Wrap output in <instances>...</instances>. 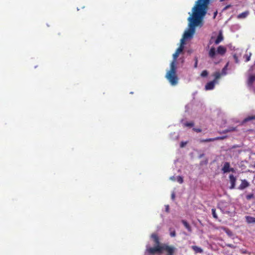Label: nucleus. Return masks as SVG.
<instances>
[{
  "mask_svg": "<svg viewBox=\"0 0 255 255\" xmlns=\"http://www.w3.org/2000/svg\"><path fill=\"white\" fill-rule=\"evenodd\" d=\"M155 246L153 247H147L146 249V253L151 255L157 254L160 255L164 252L166 253V255H174L176 249L172 246H169L166 244H160L159 237L157 234L153 233L151 235Z\"/></svg>",
  "mask_w": 255,
  "mask_h": 255,
  "instance_id": "nucleus-1",
  "label": "nucleus"
},
{
  "mask_svg": "<svg viewBox=\"0 0 255 255\" xmlns=\"http://www.w3.org/2000/svg\"><path fill=\"white\" fill-rule=\"evenodd\" d=\"M170 68L166 74L165 78L170 84L175 86L177 84L178 78L176 74V65L175 61H172L170 65Z\"/></svg>",
  "mask_w": 255,
  "mask_h": 255,
  "instance_id": "nucleus-2",
  "label": "nucleus"
},
{
  "mask_svg": "<svg viewBox=\"0 0 255 255\" xmlns=\"http://www.w3.org/2000/svg\"><path fill=\"white\" fill-rule=\"evenodd\" d=\"M184 45L181 43L180 46L176 49L175 52L173 54V60L176 63V59L178 58L179 54L182 52L184 49Z\"/></svg>",
  "mask_w": 255,
  "mask_h": 255,
  "instance_id": "nucleus-3",
  "label": "nucleus"
},
{
  "mask_svg": "<svg viewBox=\"0 0 255 255\" xmlns=\"http://www.w3.org/2000/svg\"><path fill=\"white\" fill-rule=\"evenodd\" d=\"M222 170L224 173L229 172L230 171L233 172L234 171V168H230V164L228 162H226L224 163Z\"/></svg>",
  "mask_w": 255,
  "mask_h": 255,
  "instance_id": "nucleus-4",
  "label": "nucleus"
},
{
  "mask_svg": "<svg viewBox=\"0 0 255 255\" xmlns=\"http://www.w3.org/2000/svg\"><path fill=\"white\" fill-rule=\"evenodd\" d=\"M230 182L231 183V186L230 187V189H233L235 188L236 182V178L232 174H231L229 176Z\"/></svg>",
  "mask_w": 255,
  "mask_h": 255,
  "instance_id": "nucleus-5",
  "label": "nucleus"
},
{
  "mask_svg": "<svg viewBox=\"0 0 255 255\" xmlns=\"http://www.w3.org/2000/svg\"><path fill=\"white\" fill-rule=\"evenodd\" d=\"M217 53V51L216 50V49L214 47H211L208 52L209 57L211 59L215 58Z\"/></svg>",
  "mask_w": 255,
  "mask_h": 255,
  "instance_id": "nucleus-6",
  "label": "nucleus"
},
{
  "mask_svg": "<svg viewBox=\"0 0 255 255\" xmlns=\"http://www.w3.org/2000/svg\"><path fill=\"white\" fill-rule=\"evenodd\" d=\"M215 84V80L209 82L206 84L205 85V90H211L214 88Z\"/></svg>",
  "mask_w": 255,
  "mask_h": 255,
  "instance_id": "nucleus-7",
  "label": "nucleus"
},
{
  "mask_svg": "<svg viewBox=\"0 0 255 255\" xmlns=\"http://www.w3.org/2000/svg\"><path fill=\"white\" fill-rule=\"evenodd\" d=\"M249 186V183L245 179L242 180L241 184L238 188L240 190H243Z\"/></svg>",
  "mask_w": 255,
  "mask_h": 255,
  "instance_id": "nucleus-8",
  "label": "nucleus"
},
{
  "mask_svg": "<svg viewBox=\"0 0 255 255\" xmlns=\"http://www.w3.org/2000/svg\"><path fill=\"white\" fill-rule=\"evenodd\" d=\"M226 52V48L223 46H219L217 50L218 54L223 55Z\"/></svg>",
  "mask_w": 255,
  "mask_h": 255,
  "instance_id": "nucleus-9",
  "label": "nucleus"
},
{
  "mask_svg": "<svg viewBox=\"0 0 255 255\" xmlns=\"http://www.w3.org/2000/svg\"><path fill=\"white\" fill-rule=\"evenodd\" d=\"M224 37L222 31H220L215 41V44H218L223 40Z\"/></svg>",
  "mask_w": 255,
  "mask_h": 255,
  "instance_id": "nucleus-10",
  "label": "nucleus"
},
{
  "mask_svg": "<svg viewBox=\"0 0 255 255\" xmlns=\"http://www.w3.org/2000/svg\"><path fill=\"white\" fill-rule=\"evenodd\" d=\"M249 14V11L248 10L245 11L239 15H237L238 19H243L247 17Z\"/></svg>",
  "mask_w": 255,
  "mask_h": 255,
  "instance_id": "nucleus-11",
  "label": "nucleus"
},
{
  "mask_svg": "<svg viewBox=\"0 0 255 255\" xmlns=\"http://www.w3.org/2000/svg\"><path fill=\"white\" fill-rule=\"evenodd\" d=\"M246 221L248 224L255 223V218L250 216L245 217Z\"/></svg>",
  "mask_w": 255,
  "mask_h": 255,
  "instance_id": "nucleus-12",
  "label": "nucleus"
},
{
  "mask_svg": "<svg viewBox=\"0 0 255 255\" xmlns=\"http://www.w3.org/2000/svg\"><path fill=\"white\" fill-rule=\"evenodd\" d=\"M181 222L182 223V224H183V225L184 226L185 228L189 232H192V228H191V226H190V225L187 223V221H186L185 220H182Z\"/></svg>",
  "mask_w": 255,
  "mask_h": 255,
  "instance_id": "nucleus-13",
  "label": "nucleus"
},
{
  "mask_svg": "<svg viewBox=\"0 0 255 255\" xmlns=\"http://www.w3.org/2000/svg\"><path fill=\"white\" fill-rule=\"evenodd\" d=\"M191 248L195 253H202L203 252V250L201 248L196 246H193Z\"/></svg>",
  "mask_w": 255,
  "mask_h": 255,
  "instance_id": "nucleus-14",
  "label": "nucleus"
},
{
  "mask_svg": "<svg viewBox=\"0 0 255 255\" xmlns=\"http://www.w3.org/2000/svg\"><path fill=\"white\" fill-rule=\"evenodd\" d=\"M255 120V115L248 116V117L244 119V120L242 122V124H244L249 121Z\"/></svg>",
  "mask_w": 255,
  "mask_h": 255,
  "instance_id": "nucleus-15",
  "label": "nucleus"
},
{
  "mask_svg": "<svg viewBox=\"0 0 255 255\" xmlns=\"http://www.w3.org/2000/svg\"><path fill=\"white\" fill-rule=\"evenodd\" d=\"M236 130H237L236 129V128L230 127V128H228L227 129H226L225 130H223L220 133H228V132H229L236 131Z\"/></svg>",
  "mask_w": 255,
  "mask_h": 255,
  "instance_id": "nucleus-16",
  "label": "nucleus"
},
{
  "mask_svg": "<svg viewBox=\"0 0 255 255\" xmlns=\"http://www.w3.org/2000/svg\"><path fill=\"white\" fill-rule=\"evenodd\" d=\"M214 76L215 77V81L216 82V80L219 79L221 77V74L219 72H216L214 73Z\"/></svg>",
  "mask_w": 255,
  "mask_h": 255,
  "instance_id": "nucleus-17",
  "label": "nucleus"
},
{
  "mask_svg": "<svg viewBox=\"0 0 255 255\" xmlns=\"http://www.w3.org/2000/svg\"><path fill=\"white\" fill-rule=\"evenodd\" d=\"M226 136H218L215 138H213V141L218 140H223L226 138Z\"/></svg>",
  "mask_w": 255,
  "mask_h": 255,
  "instance_id": "nucleus-18",
  "label": "nucleus"
},
{
  "mask_svg": "<svg viewBox=\"0 0 255 255\" xmlns=\"http://www.w3.org/2000/svg\"><path fill=\"white\" fill-rule=\"evenodd\" d=\"M176 180L178 182H179L180 184H182L183 182V177L181 176H178L176 177Z\"/></svg>",
  "mask_w": 255,
  "mask_h": 255,
  "instance_id": "nucleus-19",
  "label": "nucleus"
},
{
  "mask_svg": "<svg viewBox=\"0 0 255 255\" xmlns=\"http://www.w3.org/2000/svg\"><path fill=\"white\" fill-rule=\"evenodd\" d=\"M221 228L228 235H230L232 234V232L229 229L225 227H222Z\"/></svg>",
  "mask_w": 255,
  "mask_h": 255,
  "instance_id": "nucleus-20",
  "label": "nucleus"
},
{
  "mask_svg": "<svg viewBox=\"0 0 255 255\" xmlns=\"http://www.w3.org/2000/svg\"><path fill=\"white\" fill-rule=\"evenodd\" d=\"M211 211H212V214L213 217L215 219H217L218 216L216 213V209L215 208H212Z\"/></svg>",
  "mask_w": 255,
  "mask_h": 255,
  "instance_id": "nucleus-21",
  "label": "nucleus"
},
{
  "mask_svg": "<svg viewBox=\"0 0 255 255\" xmlns=\"http://www.w3.org/2000/svg\"><path fill=\"white\" fill-rule=\"evenodd\" d=\"M210 141H213V138H207V139L200 140V142H210Z\"/></svg>",
  "mask_w": 255,
  "mask_h": 255,
  "instance_id": "nucleus-22",
  "label": "nucleus"
},
{
  "mask_svg": "<svg viewBox=\"0 0 255 255\" xmlns=\"http://www.w3.org/2000/svg\"><path fill=\"white\" fill-rule=\"evenodd\" d=\"M208 74V72L207 70H203L201 74V76L203 77H206Z\"/></svg>",
  "mask_w": 255,
  "mask_h": 255,
  "instance_id": "nucleus-23",
  "label": "nucleus"
},
{
  "mask_svg": "<svg viewBox=\"0 0 255 255\" xmlns=\"http://www.w3.org/2000/svg\"><path fill=\"white\" fill-rule=\"evenodd\" d=\"M240 252L242 254H248L249 255H251V253L249 252L247 250H245V249H241L240 250Z\"/></svg>",
  "mask_w": 255,
  "mask_h": 255,
  "instance_id": "nucleus-24",
  "label": "nucleus"
},
{
  "mask_svg": "<svg viewBox=\"0 0 255 255\" xmlns=\"http://www.w3.org/2000/svg\"><path fill=\"white\" fill-rule=\"evenodd\" d=\"M255 80V77L252 76H250V77L249 78V81L251 84H252V83Z\"/></svg>",
  "mask_w": 255,
  "mask_h": 255,
  "instance_id": "nucleus-25",
  "label": "nucleus"
},
{
  "mask_svg": "<svg viewBox=\"0 0 255 255\" xmlns=\"http://www.w3.org/2000/svg\"><path fill=\"white\" fill-rule=\"evenodd\" d=\"M227 65L225 66L222 69V73L223 75L226 74V70H227Z\"/></svg>",
  "mask_w": 255,
  "mask_h": 255,
  "instance_id": "nucleus-26",
  "label": "nucleus"
},
{
  "mask_svg": "<svg viewBox=\"0 0 255 255\" xmlns=\"http://www.w3.org/2000/svg\"><path fill=\"white\" fill-rule=\"evenodd\" d=\"M185 126L189 127H192L194 126V123L193 122L186 123Z\"/></svg>",
  "mask_w": 255,
  "mask_h": 255,
  "instance_id": "nucleus-27",
  "label": "nucleus"
},
{
  "mask_svg": "<svg viewBox=\"0 0 255 255\" xmlns=\"http://www.w3.org/2000/svg\"><path fill=\"white\" fill-rule=\"evenodd\" d=\"M253 197H254V195L253 194H249V195H247V196H246V198L248 200H250L252 198H253Z\"/></svg>",
  "mask_w": 255,
  "mask_h": 255,
  "instance_id": "nucleus-28",
  "label": "nucleus"
},
{
  "mask_svg": "<svg viewBox=\"0 0 255 255\" xmlns=\"http://www.w3.org/2000/svg\"><path fill=\"white\" fill-rule=\"evenodd\" d=\"M170 236L172 237H174L176 236V232L175 230H173V231L170 232Z\"/></svg>",
  "mask_w": 255,
  "mask_h": 255,
  "instance_id": "nucleus-29",
  "label": "nucleus"
},
{
  "mask_svg": "<svg viewBox=\"0 0 255 255\" xmlns=\"http://www.w3.org/2000/svg\"><path fill=\"white\" fill-rule=\"evenodd\" d=\"M193 130L197 132H200L202 131L201 129L197 128H193Z\"/></svg>",
  "mask_w": 255,
  "mask_h": 255,
  "instance_id": "nucleus-30",
  "label": "nucleus"
},
{
  "mask_svg": "<svg viewBox=\"0 0 255 255\" xmlns=\"http://www.w3.org/2000/svg\"><path fill=\"white\" fill-rule=\"evenodd\" d=\"M231 7V4H229V5H226L224 8H223V10H226L227 9H228V8H229L230 7Z\"/></svg>",
  "mask_w": 255,
  "mask_h": 255,
  "instance_id": "nucleus-31",
  "label": "nucleus"
},
{
  "mask_svg": "<svg viewBox=\"0 0 255 255\" xmlns=\"http://www.w3.org/2000/svg\"><path fill=\"white\" fill-rule=\"evenodd\" d=\"M186 144V142H181L180 143V147H183Z\"/></svg>",
  "mask_w": 255,
  "mask_h": 255,
  "instance_id": "nucleus-32",
  "label": "nucleus"
},
{
  "mask_svg": "<svg viewBox=\"0 0 255 255\" xmlns=\"http://www.w3.org/2000/svg\"><path fill=\"white\" fill-rule=\"evenodd\" d=\"M170 179L172 181H175L176 180V178L175 176H171L170 177Z\"/></svg>",
  "mask_w": 255,
  "mask_h": 255,
  "instance_id": "nucleus-33",
  "label": "nucleus"
},
{
  "mask_svg": "<svg viewBox=\"0 0 255 255\" xmlns=\"http://www.w3.org/2000/svg\"><path fill=\"white\" fill-rule=\"evenodd\" d=\"M175 197V194H174V193H173L171 194V198H172V199L173 200H174Z\"/></svg>",
  "mask_w": 255,
  "mask_h": 255,
  "instance_id": "nucleus-34",
  "label": "nucleus"
},
{
  "mask_svg": "<svg viewBox=\"0 0 255 255\" xmlns=\"http://www.w3.org/2000/svg\"><path fill=\"white\" fill-rule=\"evenodd\" d=\"M194 67L196 68L197 67V60H196Z\"/></svg>",
  "mask_w": 255,
  "mask_h": 255,
  "instance_id": "nucleus-35",
  "label": "nucleus"
},
{
  "mask_svg": "<svg viewBox=\"0 0 255 255\" xmlns=\"http://www.w3.org/2000/svg\"><path fill=\"white\" fill-rule=\"evenodd\" d=\"M204 156V154H203H203H200V155L199 156V157L200 158H202V157H203Z\"/></svg>",
  "mask_w": 255,
  "mask_h": 255,
  "instance_id": "nucleus-36",
  "label": "nucleus"
},
{
  "mask_svg": "<svg viewBox=\"0 0 255 255\" xmlns=\"http://www.w3.org/2000/svg\"><path fill=\"white\" fill-rule=\"evenodd\" d=\"M217 14V11H216V12H214V18L216 17Z\"/></svg>",
  "mask_w": 255,
  "mask_h": 255,
  "instance_id": "nucleus-37",
  "label": "nucleus"
},
{
  "mask_svg": "<svg viewBox=\"0 0 255 255\" xmlns=\"http://www.w3.org/2000/svg\"><path fill=\"white\" fill-rule=\"evenodd\" d=\"M168 209H169V206H166V211H167V212H168Z\"/></svg>",
  "mask_w": 255,
  "mask_h": 255,
  "instance_id": "nucleus-38",
  "label": "nucleus"
},
{
  "mask_svg": "<svg viewBox=\"0 0 255 255\" xmlns=\"http://www.w3.org/2000/svg\"><path fill=\"white\" fill-rule=\"evenodd\" d=\"M250 57L249 56V57H248L247 58V60H246V61H249V60H250Z\"/></svg>",
  "mask_w": 255,
  "mask_h": 255,
  "instance_id": "nucleus-39",
  "label": "nucleus"
},
{
  "mask_svg": "<svg viewBox=\"0 0 255 255\" xmlns=\"http://www.w3.org/2000/svg\"><path fill=\"white\" fill-rule=\"evenodd\" d=\"M225 0H220V1L221 2H222V1H225Z\"/></svg>",
  "mask_w": 255,
  "mask_h": 255,
  "instance_id": "nucleus-40",
  "label": "nucleus"
},
{
  "mask_svg": "<svg viewBox=\"0 0 255 255\" xmlns=\"http://www.w3.org/2000/svg\"><path fill=\"white\" fill-rule=\"evenodd\" d=\"M225 213H229V212L226 211Z\"/></svg>",
  "mask_w": 255,
  "mask_h": 255,
  "instance_id": "nucleus-41",
  "label": "nucleus"
}]
</instances>
